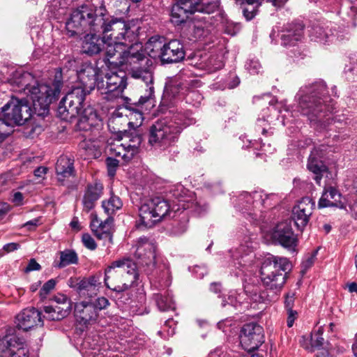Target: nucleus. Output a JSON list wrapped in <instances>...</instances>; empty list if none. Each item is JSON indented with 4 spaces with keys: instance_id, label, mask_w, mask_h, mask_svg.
Listing matches in <instances>:
<instances>
[{
    "instance_id": "nucleus-64",
    "label": "nucleus",
    "mask_w": 357,
    "mask_h": 357,
    "mask_svg": "<svg viewBox=\"0 0 357 357\" xmlns=\"http://www.w3.org/2000/svg\"><path fill=\"white\" fill-rule=\"evenodd\" d=\"M187 229V224L185 222L178 224L174 227V233L176 235L182 234Z\"/></svg>"
},
{
    "instance_id": "nucleus-39",
    "label": "nucleus",
    "mask_w": 357,
    "mask_h": 357,
    "mask_svg": "<svg viewBox=\"0 0 357 357\" xmlns=\"http://www.w3.org/2000/svg\"><path fill=\"white\" fill-rule=\"evenodd\" d=\"M77 255L75 251L66 250L60 252L59 268H63L70 264H77Z\"/></svg>"
},
{
    "instance_id": "nucleus-25",
    "label": "nucleus",
    "mask_w": 357,
    "mask_h": 357,
    "mask_svg": "<svg viewBox=\"0 0 357 357\" xmlns=\"http://www.w3.org/2000/svg\"><path fill=\"white\" fill-rule=\"evenodd\" d=\"M86 34L82 42V52L84 54L92 56L100 52L103 49L105 40L97 36L96 32H90Z\"/></svg>"
},
{
    "instance_id": "nucleus-49",
    "label": "nucleus",
    "mask_w": 357,
    "mask_h": 357,
    "mask_svg": "<svg viewBox=\"0 0 357 357\" xmlns=\"http://www.w3.org/2000/svg\"><path fill=\"white\" fill-rule=\"evenodd\" d=\"M56 285V280L54 279L49 280L46 282L40 290V296L42 299H44L50 294V292L54 289Z\"/></svg>"
},
{
    "instance_id": "nucleus-43",
    "label": "nucleus",
    "mask_w": 357,
    "mask_h": 357,
    "mask_svg": "<svg viewBox=\"0 0 357 357\" xmlns=\"http://www.w3.org/2000/svg\"><path fill=\"white\" fill-rule=\"evenodd\" d=\"M78 290L80 294L91 297L97 294L98 289L90 284L89 282L81 280L78 284Z\"/></svg>"
},
{
    "instance_id": "nucleus-24",
    "label": "nucleus",
    "mask_w": 357,
    "mask_h": 357,
    "mask_svg": "<svg viewBox=\"0 0 357 357\" xmlns=\"http://www.w3.org/2000/svg\"><path fill=\"white\" fill-rule=\"evenodd\" d=\"M138 127H134L130 128L129 130H124L123 134L119 137L123 142L124 145L127 146V149L130 151L128 153L129 155L135 156L139 153V147L142 142V135L139 130Z\"/></svg>"
},
{
    "instance_id": "nucleus-33",
    "label": "nucleus",
    "mask_w": 357,
    "mask_h": 357,
    "mask_svg": "<svg viewBox=\"0 0 357 357\" xmlns=\"http://www.w3.org/2000/svg\"><path fill=\"white\" fill-rule=\"evenodd\" d=\"M307 169L315 176L314 179L317 183H320L324 173H327L328 168L322 161L315 157L310 155L308 159Z\"/></svg>"
},
{
    "instance_id": "nucleus-8",
    "label": "nucleus",
    "mask_w": 357,
    "mask_h": 357,
    "mask_svg": "<svg viewBox=\"0 0 357 357\" xmlns=\"http://www.w3.org/2000/svg\"><path fill=\"white\" fill-rule=\"evenodd\" d=\"M181 130V124L172 120H158L150 128L149 142L155 147L166 149L177 142Z\"/></svg>"
},
{
    "instance_id": "nucleus-42",
    "label": "nucleus",
    "mask_w": 357,
    "mask_h": 357,
    "mask_svg": "<svg viewBox=\"0 0 357 357\" xmlns=\"http://www.w3.org/2000/svg\"><path fill=\"white\" fill-rule=\"evenodd\" d=\"M310 37L312 40L323 44H326L329 38V36L326 33V31L319 26L312 29Z\"/></svg>"
},
{
    "instance_id": "nucleus-23",
    "label": "nucleus",
    "mask_w": 357,
    "mask_h": 357,
    "mask_svg": "<svg viewBox=\"0 0 357 357\" xmlns=\"http://www.w3.org/2000/svg\"><path fill=\"white\" fill-rule=\"evenodd\" d=\"M113 218L108 216L103 222H100L97 218L93 220L91 224V229L98 239L105 241V245L109 246L113 243Z\"/></svg>"
},
{
    "instance_id": "nucleus-15",
    "label": "nucleus",
    "mask_w": 357,
    "mask_h": 357,
    "mask_svg": "<svg viewBox=\"0 0 357 357\" xmlns=\"http://www.w3.org/2000/svg\"><path fill=\"white\" fill-rule=\"evenodd\" d=\"M264 342V331L261 326L249 323L243 326L240 335V343L245 351L252 352Z\"/></svg>"
},
{
    "instance_id": "nucleus-51",
    "label": "nucleus",
    "mask_w": 357,
    "mask_h": 357,
    "mask_svg": "<svg viewBox=\"0 0 357 357\" xmlns=\"http://www.w3.org/2000/svg\"><path fill=\"white\" fill-rule=\"evenodd\" d=\"M80 149L84 150L89 155H93L97 149V145L93 144L89 140L84 139L79 144Z\"/></svg>"
},
{
    "instance_id": "nucleus-47",
    "label": "nucleus",
    "mask_w": 357,
    "mask_h": 357,
    "mask_svg": "<svg viewBox=\"0 0 357 357\" xmlns=\"http://www.w3.org/2000/svg\"><path fill=\"white\" fill-rule=\"evenodd\" d=\"M202 0H179L178 2L190 15L199 12Z\"/></svg>"
},
{
    "instance_id": "nucleus-41",
    "label": "nucleus",
    "mask_w": 357,
    "mask_h": 357,
    "mask_svg": "<svg viewBox=\"0 0 357 357\" xmlns=\"http://www.w3.org/2000/svg\"><path fill=\"white\" fill-rule=\"evenodd\" d=\"M244 197L253 199V207L257 208L267 204L266 201L269 197L261 191H255L252 193L244 192Z\"/></svg>"
},
{
    "instance_id": "nucleus-1",
    "label": "nucleus",
    "mask_w": 357,
    "mask_h": 357,
    "mask_svg": "<svg viewBox=\"0 0 357 357\" xmlns=\"http://www.w3.org/2000/svg\"><path fill=\"white\" fill-rule=\"evenodd\" d=\"M142 45L135 43L117 44L114 41L105 40L103 49L105 50L107 61L114 66L126 65L130 67V74L135 79H141L147 86L144 96L138 103L144 105L152 99L154 94L153 86L152 61L142 51Z\"/></svg>"
},
{
    "instance_id": "nucleus-45",
    "label": "nucleus",
    "mask_w": 357,
    "mask_h": 357,
    "mask_svg": "<svg viewBox=\"0 0 357 357\" xmlns=\"http://www.w3.org/2000/svg\"><path fill=\"white\" fill-rule=\"evenodd\" d=\"M199 67L202 69L206 70L208 73L215 72L223 66L222 63L220 61H216L215 57H211L204 64H200Z\"/></svg>"
},
{
    "instance_id": "nucleus-44",
    "label": "nucleus",
    "mask_w": 357,
    "mask_h": 357,
    "mask_svg": "<svg viewBox=\"0 0 357 357\" xmlns=\"http://www.w3.org/2000/svg\"><path fill=\"white\" fill-rule=\"evenodd\" d=\"M220 9V2L218 0L203 3L201 1L199 12L205 14H212Z\"/></svg>"
},
{
    "instance_id": "nucleus-6",
    "label": "nucleus",
    "mask_w": 357,
    "mask_h": 357,
    "mask_svg": "<svg viewBox=\"0 0 357 357\" xmlns=\"http://www.w3.org/2000/svg\"><path fill=\"white\" fill-rule=\"evenodd\" d=\"M291 269V264L285 257L271 256L266 258L260 270L263 285L275 293L280 291Z\"/></svg>"
},
{
    "instance_id": "nucleus-63",
    "label": "nucleus",
    "mask_w": 357,
    "mask_h": 357,
    "mask_svg": "<svg viewBox=\"0 0 357 357\" xmlns=\"http://www.w3.org/2000/svg\"><path fill=\"white\" fill-rule=\"evenodd\" d=\"M8 126L4 122V121L0 118V144L6 139L7 134L6 128Z\"/></svg>"
},
{
    "instance_id": "nucleus-54",
    "label": "nucleus",
    "mask_w": 357,
    "mask_h": 357,
    "mask_svg": "<svg viewBox=\"0 0 357 357\" xmlns=\"http://www.w3.org/2000/svg\"><path fill=\"white\" fill-rule=\"evenodd\" d=\"M246 68L251 74H258L261 69V66L257 60H250L246 64Z\"/></svg>"
},
{
    "instance_id": "nucleus-9",
    "label": "nucleus",
    "mask_w": 357,
    "mask_h": 357,
    "mask_svg": "<svg viewBox=\"0 0 357 357\" xmlns=\"http://www.w3.org/2000/svg\"><path fill=\"white\" fill-rule=\"evenodd\" d=\"M169 211L168 202L159 197L145 199L139 208L138 228H151L162 220Z\"/></svg>"
},
{
    "instance_id": "nucleus-26",
    "label": "nucleus",
    "mask_w": 357,
    "mask_h": 357,
    "mask_svg": "<svg viewBox=\"0 0 357 357\" xmlns=\"http://www.w3.org/2000/svg\"><path fill=\"white\" fill-rule=\"evenodd\" d=\"M35 77L28 72L17 71L10 79V84L15 87V90L25 95L29 88L36 82Z\"/></svg>"
},
{
    "instance_id": "nucleus-55",
    "label": "nucleus",
    "mask_w": 357,
    "mask_h": 357,
    "mask_svg": "<svg viewBox=\"0 0 357 357\" xmlns=\"http://www.w3.org/2000/svg\"><path fill=\"white\" fill-rule=\"evenodd\" d=\"M82 242L84 246L91 250H95L96 248V243L94 239L88 234H84L82 238Z\"/></svg>"
},
{
    "instance_id": "nucleus-30",
    "label": "nucleus",
    "mask_w": 357,
    "mask_h": 357,
    "mask_svg": "<svg viewBox=\"0 0 357 357\" xmlns=\"http://www.w3.org/2000/svg\"><path fill=\"white\" fill-rule=\"evenodd\" d=\"M107 149L111 154L121 157L126 162H128L134 158L133 155L127 157L130 151L119 137H117L113 142L109 143Z\"/></svg>"
},
{
    "instance_id": "nucleus-59",
    "label": "nucleus",
    "mask_w": 357,
    "mask_h": 357,
    "mask_svg": "<svg viewBox=\"0 0 357 357\" xmlns=\"http://www.w3.org/2000/svg\"><path fill=\"white\" fill-rule=\"evenodd\" d=\"M239 202L242 205V209L245 210H250L251 205H253V199H249L248 198L244 197V193L241 195L239 197Z\"/></svg>"
},
{
    "instance_id": "nucleus-60",
    "label": "nucleus",
    "mask_w": 357,
    "mask_h": 357,
    "mask_svg": "<svg viewBox=\"0 0 357 357\" xmlns=\"http://www.w3.org/2000/svg\"><path fill=\"white\" fill-rule=\"evenodd\" d=\"M40 268V265L34 259H31L25 268V272L38 271Z\"/></svg>"
},
{
    "instance_id": "nucleus-28",
    "label": "nucleus",
    "mask_w": 357,
    "mask_h": 357,
    "mask_svg": "<svg viewBox=\"0 0 357 357\" xmlns=\"http://www.w3.org/2000/svg\"><path fill=\"white\" fill-rule=\"evenodd\" d=\"M103 190V186L100 183L89 184L83 198V205L84 209L88 212L91 210L96 202L100 197Z\"/></svg>"
},
{
    "instance_id": "nucleus-14",
    "label": "nucleus",
    "mask_w": 357,
    "mask_h": 357,
    "mask_svg": "<svg viewBox=\"0 0 357 357\" xmlns=\"http://www.w3.org/2000/svg\"><path fill=\"white\" fill-rule=\"evenodd\" d=\"M142 119V114L140 112H132L129 118L127 114H123L119 110H116L109 119L108 127L111 132L116 133L117 137H119L123 134L124 130H126L125 128L127 126L130 129L139 127Z\"/></svg>"
},
{
    "instance_id": "nucleus-21",
    "label": "nucleus",
    "mask_w": 357,
    "mask_h": 357,
    "mask_svg": "<svg viewBox=\"0 0 357 357\" xmlns=\"http://www.w3.org/2000/svg\"><path fill=\"white\" fill-rule=\"evenodd\" d=\"M16 321L17 327L24 331L43 324L41 313L34 307L23 310L17 315Z\"/></svg>"
},
{
    "instance_id": "nucleus-12",
    "label": "nucleus",
    "mask_w": 357,
    "mask_h": 357,
    "mask_svg": "<svg viewBox=\"0 0 357 357\" xmlns=\"http://www.w3.org/2000/svg\"><path fill=\"white\" fill-rule=\"evenodd\" d=\"M126 86V73L122 70L107 73L97 82L98 91L101 94L107 95L108 100L121 97Z\"/></svg>"
},
{
    "instance_id": "nucleus-2",
    "label": "nucleus",
    "mask_w": 357,
    "mask_h": 357,
    "mask_svg": "<svg viewBox=\"0 0 357 357\" xmlns=\"http://www.w3.org/2000/svg\"><path fill=\"white\" fill-rule=\"evenodd\" d=\"M87 94L82 87H75L61 100L57 109L59 118L64 121H70L79 116L77 126L79 130L88 131L92 129L99 130L101 120L94 109L88 107H84V101Z\"/></svg>"
},
{
    "instance_id": "nucleus-56",
    "label": "nucleus",
    "mask_w": 357,
    "mask_h": 357,
    "mask_svg": "<svg viewBox=\"0 0 357 357\" xmlns=\"http://www.w3.org/2000/svg\"><path fill=\"white\" fill-rule=\"evenodd\" d=\"M96 308L97 309V312L98 313L102 309L106 308L109 303V301L105 297L98 298L95 302H92Z\"/></svg>"
},
{
    "instance_id": "nucleus-19",
    "label": "nucleus",
    "mask_w": 357,
    "mask_h": 357,
    "mask_svg": "<svg viewBox=\"0 0 357 357\" xmlns=\"http://www.w3.org/2000/svg\"><path fill=\"white\" fill-rule=\"evenodd\" d=\"M314 202L310 197L303 198L292 210V218L297 228L302 231L312 213Z\"/></svg>"
},
{
    "instance_id": "nucleus-48",
    "label": "nucleus",
    "mask_w": 357,
    "mask_h": 357,
    "mask_svg": "<svg viewBox=\"0 0 357 357\" xmlns=\"http://www.w3.org/2000/svg\"><path fill=\"white\" fill-rule=\"evenodd\" d=\"M296 293L295 291H289L284 295V305L285 310H294Z\"/></svg>"
},
{
    "instance_id": "nucleus-7",
    "label": "nucleus",
    "mask_w": 357,
    "mask_h": 357,
    "mask_svg": "<svg viewBox=\"0 0 357 357\" xmlns=\"http://www.w3.org/2000/svg\"><path fill=\"white\" fill-rule=\"evenodd\" d=\"M62 82L60 81L51 84L38 83L36 81L29 88L26 95L32 100L33 109L38 115L48 113L50 105L58 98Z\"/></svg>"
},
{
    "instance_id": "nucleus-22",
    "label": "nucleus",
    "mask_w": 357,
    "mask_h": 357,
    "mask_svg": "<svg viewBox=\"0 0 357 357\" xmlns=\"http://www.w3.org/2000/svg\"><path fill=\"white\" fill-rule=\"evenodd\" d=\"M163 63H177L185 56L183 45L177 40L164 44L163 50L159 54Z\"/></svg>"
},
{
    "instance_id": "nucleus-32",
    "label": "nucleus",
    "mask_w": 357,
    "mask_h": 357,
    "mask_svg": "<svg viewBox=\"0 0 357 357\" xmlns=\"http://www.w3.org/2000/svg\"><path fill=\"white\" fill-rule=\"evenodd\" d=\"M212 24L206 18L195 20L192 25V35L195 39H200L208 35Z\"/></svg>"
},
{
    "instance_id": "nucleus-20",
    "label": "nucleus",
    "mask_w": 357,
    "mask_h": 357,
    "mask_svg": "<svg viewBox=\"0 0 357 357\" xmlns=\"http://www.w3.org/2000/svg\"><path fill=\"white\" fill-rule=\"evenodd\" d=\"M75 316L79 324L87 326L97 321L98 314L92 302L82 301L75 304Z\"/></svg>"
},
{
    "instance_id": "nucleus-62",
    "label": "nucleus",
    "mask_w": 357,
    "mask_h": 357,
    "mask_svg": "<svg viewBox=\"0 0 357 357\" xmlns=\"http://www.w3.org/2000/svg\"><path fill=\"white\" fill-rule=\"evenodd\" d=\"M83 280L85 282H89L90 284L93 285L98 289L101 285L100 275H94L88 279H84Z\"/></svg>"
},
{
    "instance_id": "nucleus-17",
    "label": "nucleus",
    "mask_w": 357,
    "mask_h": 357,
    "mask_svg": "<svg viewBox=\"0 0 357 357\" xmlns=\"http://www.w3.org/2000/svg\"><path fill=\"white\" fill-rule=\"evenodd\" d=\"M271 236L282 247L293 252L296 251L298 240L292 230L291 220L279 222L274 227Z\"/></svg>"
},
{
    "instance_id": "nucleus-38",
    "label": "nucleus",
    "mask_w": 357,
    "mask_h": 357,
    "mask_svg": "<svg viewBox=\"0 0 357 357\" xmlns=\"http://www.w3.org/2000/svg\"><path fill=\"white\" fill-rule=\"evenodd\" d=\"M164 44L154 38H151L146 44L145 50L149 56L155 58L160 57L159 54L163 50Z\"/></svg>"
},
{
    "instance_id": "nucleus-58",
    "label": "nucleus",
    "mask_w": 357,
    "mask_h": 357,
    "mask_svg": "<svg viewBox=\"0 0 357 357\" xmlns=\"http://www.w3.org/2000/svg\"><path fill=\"white\" fill-rule=\"evenodd\" d=\"M287 311V324L289 328L293 326L295 320L298 318V312L296 310H290Z\"/></svg>"
},
{
    "instance_id": "nucleus-18",
    "label": "nucleus",
    "mask_w": 357,
    "mask_h": 357,
    "mask_svg": "<svg viewBox=\"0 0 357 357\" xmlns=\"http://www.w3.org/2000/svg\"><path fill=\"white\" fill-rule=\"evenodd\" d=\"M77 79L82 84L80 87L84 89L86 94L97 86L99 78V69L97 66L91 62L83 63L77 70Z\"/></svg>"
},
{
    "instance_id": "nucleus-13",
    "label": "nucleus",
    "mask_w": 357,
    "mask_h": 357,
    "mask_svg": "<svg viewBox=\"0 0 357 357\" xmlns=\"http://www.w3.org/2000/svg\"><path fill=\"white\" fill-rule=\"evenodd\" d=\"M156 249L157 245L153 239L143 236L137 241L135 252L137 264L147 273H151L155 267Z\"/></svg>"
},
{
    "instance_id": "nucleus-4",
    "label": "nucleus",
    "mask_w": 357,
    "mask_h": 357,
    "mask_svg": "<svg viewBox=\"0 0 357 357\" xmlns=\"http://www.w3.org/2000/svg\"><path fill=\"white\" fill-rule=\"evenodd\" d=\"M105 14L89 5L75 9L66 23L67 33L70 37L80 36L89 32H100L104 24Z\"/></svg>"
},
{
    "instance_id": "nucleus-29",
    "label": "nucleus",
    "mask_w": 357,
    "mask_h": 357,
    "mask_svg": "<svg viewBox=\"0 0 357 357\" xmlns=\"http://www.w3.org/2000/svg\"><path fill=\"white\" fill-rule=\"evenodd\" d=\"M303 36V26L301 24L291 25L283 31L281 43L284 47H291L301 40Z\"/></svg>"
},
{
    "instance_id": "nucleus-5",
    "label": "nucleus",
    "mask_w": 357,
    "mask_h": 357,
    "mask_svg": "<svg viewBox=\"0 0 357 357\" xmlns=\"http://www.w3.org/2000/svg\"><path fill=\"white\" fill-rule=\"evenodd\" d=\"M137 266L129 259L114 261L105 271L106 287L117 292L126 290L137 279Z\"/></svg>"
},
{
    "instance_id": "nucleus-11",
    "label": "nucleus",
    "mask_w": 357,
    "mask_h": 357,
    "mask_svg": "<svg viewBox=\"0 0 357 357\" xmlns=\"http://www.w3.org/2000/svg\"><path fill=\"white\" fill-rule=\"evenodd\" d=\"M2 119L8 126L24 124L31 118L32 114V109L26 100L15 97L2 107Z\"/></svg>"
},
{
    "instance_id": "nucleus-3",
    "label": "nucleus",
    "mask_w": 357,
    "mask_h": 357,
    "mask_svg": "<svg viewBox=\"0 0 357 357\" xmlns=\"http://www.w3.org/2000/svg\"><path fill=\"white\" fill-rule=\"evenodd\" d=\"M301 112L306 116H321L323 112H332L333 104L328 96L325 83L322 81L301 88L296 96Z\"/></svg>"
},
{
    "instance_id": "nucleus-37",
    "label": "nucleus",
    "mask_w": 357,
    "mask_h": 357,
    "mask_svg": "<svg viewBox=\"0 0 357 357\" xmlns=\"http://www.w3.org/2000/svg\"><path fill=\"white\" fill-rule=\"evenodd\" d=\"M154 298L160 310L167 311L175 308L174 301L169 295L157 294Z\"/></svg>"
},
{
    "instance_id": "nucleus-10",
    "label": "nucleus",
    "mask_w": 357,
    "mask_h": 357,
    "mask_svg": "<svg viewBox=\"0 0 357 357\" xmlns=\"http://www.w3.org/2000/svg\"><path fill=\"white\" fill-rule=\"evenodd\" d=\"M100 31L103 33L104 39L114 41L117 44L133 45L135 39L134 32L130 25L124 20L118 18H106L104 17V24Z\"/></svg>"
},
{
    "instance_id": "nucleus-57",
    "label": "nucleus",
    "mask_w": 357,
    "mask_h": 357,
    "mask_svg": "<svg viewBox=\"0 0 357 357\" xmlns=\"http://www.w3.org/2000/svg\"><path fill=\"white\" fill-rule=\"evenodd\" d=\"M300 344L302 347L309 351H314V348L312 342L310 341V335H303L300 340Z\"/></svg>"
},
{
    "instance_id": "nucleus-34",
    "label": "nucleus",
    "mask_w": 357,
    "mask_h": 357,
    "mask_svg": "<svg viewBox=\"0 0 357 357\" xmlns=\"http://www.w3.org/2000/svg\"><path fill=\"white\" fill-rule=\"evenodd\" d=\"M190 13L178 1L173 5L171 10V21L176 25L185 22Z\"/></svg>"
},
{
    "instance_id": "nucleus-61",
    "label": "nucleus",
    "mask_w": 357,
    "mask_h": 357,
    "mask_svg": "<svg viewBox=\"0 0 357 357\" xmlns=\"http://www.w3.org/2000/svg\"><path fill=\"white\" fill-rule=\"evenodd\" d=\"M40 218H35V219H33L31 220H29V221L25 222L22 225V227H26L29 230H33L40 225Z\"/></svg>"
},
{
    "instance_id": "nucleus-52",
    "label": "nucleus",
    "mask_w": 357,
    "mask_h": 357,
    "mask_svg": "<svg viewBox=\"0 0 357 357\" xmlns=\"http://www.w3.org/2000/svg\"><path fill=\"white\" fill-rule=\"evenodd\" d=\"M57 304L61 305V307H69L70 309V303L68 298L63 294H57L52 298Z\"/></svg>"
},
{
    "instance_id": "nucleus-16",
    "label": "nucleus",
    "mask_w": 357,
    "mask_h": 357,
    "mask_svg": "<svg viewBox=\"0 0 357 357\" xmlns=\"http://www.w3.org/2000/svg\"><path fill=\"white\" fill-rule=\"evenodd\" d=\"M26 344L14 333L0 339V357H29Z\"/></svg>"
},
{
    "instance_id": "nucleus-36",
    "label": "nucleus",
    "mask_w": 357,
    "mask_h": 357,
    "mask_svg": "<svg viewBox=\"0 0 357 357\" xmlns=\"http://www.w3.org/2000/svg\"><path fill=\"white\" fill-rule=\"evenodd\" d=\"M261 6L260 3H257V0L254 1V2L243 0L241 8L243 15L248 20H252L257 15L258 9Z\"/></svg>"
},
{
    "instance_id": "nucleus-27",
    "label": "nucleus",
    "mask_w": 357,
    "mask_h": 357,
    "mask_svg": "<svg viewBox=\"0 0 357 357\" xmlns=\"http://www.w3.org/2000/svg\"><path fill=\"white\" fill-rule=\"evenodd\" d=\"M74 160L67 155H61L56 164V173L58 181L63 182L65 178L74 175Z\"/></svg>"
},
{
    "instance_id": "nucleus-31",
    "label": "nucleus",
    "mask_w": 357,
    "mask_h": 357,
    "mask_svg": "<svg viewBox=\"0 0 357 357\" xmlns=\"http://www.w3.org/2000/svg\"><path fill=\"white\" fill-rule=\"evenodd\" d=\"M44 317L50 321H60L70 314L69 307H61V306H45Z\"/></svg>"
},
{
    "instance_id": "nucleus-40",
    "label": "nucleus",
    "mask_w": 357,
    "mask_h": 357,
    "mask_svg": "<svg viewBox=\"0 0 357 357\" xmlns=\"http://www.w3.org/2000/svg\"><path fill=\"white\" fill-rule=\"evenodd\" d=\"M335 197V189L333 187L325 188L321 198L319 199V208L330 207L334 205L333 198Z\"/></svg>"
},
{
    "instance_id": "nucleus-46",
    "label": "nucleus",
    "mask_w": 357,
    "mask_h": 357,
    "mask_svg": "<svg viewBox=\"0 0 357 357\" xmlns=\"http://www.w3.org/2000/svg\"><path fill=\"white\" fill-rule=\"evenodd\" d=\"M323 331L321 328H319L317 331L312 333L310 336V341L312 343L314 350L320 349L324 344V339L322 337Z\"/></svg>"
},
{
    "instance_id": "nucleus-35",
    "label": "nucleus",
    "mask_w": 357,
    "mask_h": 357,
    "mask_svg": "<svg viewBox=\"0 0 357 357\" xmlns=\"http://www.w3.org/2000/svg\"><path fill=\"white\" fill-rule=\"evenodd\" d=\"M123 203L121 199L114 195H112L107 200H104L102 202L105 212L111 217L116 211L121 209Z\"/></svg>"
},
{
    "instance_id": "nucleus-53",
    "label": "nucleus",
    "mask_w": 357,
    "mask_h": 357,
    "mask_svg": "<svg viewBox=\"0 0 357 357\" xmlns=\"http://www.w3.org/2000/svg\"><path fill=\"white\" fill-rule=\"evenodd\" d=\"M106 163L109 176L111 177L114 176L115 175L116 168L119 166V160L112 158H108L106 160Z\"/></svg>"
},
{
    "instance_id": "nucleus-50",
    "label": "nucleus",
    "mask_w": 357,
    "mask_h": 357,
    "mask_svg": "<svg viewBox=\"0 0 357 357\" xmlns=\"http://www.w3.org/2000/svg\"><path fill=\"white\" fill-rule=\"evenodd\" d=\"M318 252V249L314 250L312 253L308 255L306 258L302 262V267L303 269L302 272H305L308 268H310L313 264L314 263L317 255Z\"/></svg>"
}]
</instances>
